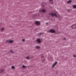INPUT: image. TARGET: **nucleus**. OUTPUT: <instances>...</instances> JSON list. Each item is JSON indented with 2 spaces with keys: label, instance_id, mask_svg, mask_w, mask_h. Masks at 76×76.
I'll use <instances>...</instances> for the list:
<instances>
[{
  "label": "nucleus",
  "instance_id": "1",
  "mask_svg": "<svg viewBox=\"0 0 76 76\" xmlns=\"http://www.w3.org/2000/svg\"><path fill=\"white\" fill-rule=\"evenodd\" d=\"M48 32H50L51 33H55L56 32L54 30L51 29L50 30H48Z\"/></svg>",
  "mask_w": 76,
  "mask_h": 76
},
{
  "label": "nucleus",
  "instance_id": "2",
  "mask_svg": "<svg viewBox=\"0 0 76 76\" xmlns=\"http://www.w3.org/2000/svg\"><path fill=\"white\" fill-rule=\"evenodd\" d=\"M6 42H8V43H13V40H7L6 41Z\"/></svg>",
  "mask_w": 76,
  "mask_h": 76
},
{
  "label": "nucleus",
  "instance_id": "3",
  "mask_svg": "<svg viewBox=\"0 0 76 76\" xmlns=\"http://www.w3.org/2000/svg\"><path fill=\"white\" fill-rule=\"evenodd\" d=\"M50 15H51V16L52 17H53V16H55V17H57V15H56V14L53 13H51L50 14Z\"/></svg>",
  "mask_w": 76,
  "mask_h": 76
},
{
  "label": "nucleus",
  "instance_id": "4",
  "mask_svg": "<svg viewBox=\"0 0 76 76\" xmlns=\"http://www.w3.org/2000/svg\"><path fill=\"white\" fill-rule=\"evenodd\" d=\"M72 28H73V29H75L76 28V24H73L72 26Z\"/></svg>",
  "mask_w": 76,
  "mask_h": 76
},
{
  "label": "nucleus",
  "instance_id": "5",
  "mask_svg": "<svg viewBox=\"0 0 76 76\" xmlns=\"http://www.w3.org/2000/svg\"><path fill=\"white\" fill-rule=\"evenodd\" d=\"M37 42H38L39 43H41V40H40V39H37Z\"/></svg>",
  "mask_w": 76,
  "mask_h": 76
},
{
  "label": "nucleus",
  "instance_id": "6",
  "mask_svg": "<svg viewBox=\"0 0 76 76\" xmlns=\"http://www.w3.org/2000/svg\"><path fill=\"white\" fill-rule=\"evenodd\" d=\"M35 24H36V25H38L40 24V23L39 21H37L35 22Z\"/></svg>",
  "mask_w": 76,
  "mask_h": 76
},
{
  "label": "nucleus",
  "instance_id": "7",
  "mask_svg": "<svg viewBox=\"0 0 76 76\" xmlns=\"http://www.w3.org/2000/svg\"><path fill=\"white\" fill-rule=\"evenodd\" d=\"M57 64V62H56L55 63L53 64V65L52 66V67H54L56 64Z\"/></svg>",
  "mask_w": 76,
  "mask_h": 76
},
{
  "label": "nucleus",
  "instance_id": "8",
  "mask_svg": "<svg viewBox=\"0 0 76 76\" xmlns=\"http://www.w3.org/2000/svg\"><path fill=\"white\" fill-rule=\"evenodd\" d=\"M36 48L37 49H39L40 48V47L39 46H37L36 47Z\"/></svg>",
  "mask_w": 76,
  "mask_h": 76
},
{
  "label": "nucleus",
  "instance_id": "9",
  "mask_svg": "<svg viewBox=\"0 0 76 76\" xmlns=\"http://www.w3.org/2000/svg\"><path fill=\"white\" fill-rule=\"evenodd\" d=\"M42 12H43V13H44L45 12H46V11L45 10H42Z\"/></svg>",
  "mask_w": 76,
  "mask_h": 76
},
{
  "label": "nucleus",
  "instance_id": "10",
  "mask_svg": "<svg viewBox=\"0 0 76 76\" xmlns=\"http://www.w3.org/2000/svg\"><path fill=\"white\" fill-rule=\"evenodd\" d=\"M4 28H2L1 30V32H2V31H4Z\"/></svg>",
  "mask_w": 76,
  "mask_h": 76
},
{
  "label": "nucleus",
  "instance_id": "11",
  "mask_svg": "<svg viewBox=\"0 0 76 76\" xmlns=\"http://www.w3.org/2000/svg\"><path fill=\"white\" fill-rule=\"evenodd\" d=\"M72 2V1H67V3H71Z\"/></svg>",
  "mask_w": 76,
  "mask_h": 76
},
{
  "label": "nucleus",
  "instance_id": "12",
  "mask_svg": "<svg viewBox=\"0 0 76 76\" xmlns=\"http://www.w3.org/2000/svg\"><path fill=\"white\" fill-rule=\"evenodd\" d=\"M73 8L74 9H76V5H74L73 6Z\"/></svg>",
  "mask_w": 76,
  "mask_h": 76
},
{
  "label": "nucleus",
  "instance_id": "13",
  "mask_svg": "<svg viewBox=\"0 0 76 76\" xmlns=\"http://www.w3.org/2000/svg\"><path fill=\"white\" fill-rule=\"evenodd\" d=\"M26 59H28V60L30 59V58L29 57L27 56V57H26Z\"/></svg>",
  "mask_w": 76,
  "mask_h": 76
},
{
  "label": "nucleus",
  "instance_id": "14",
  "mask_svg": "<svg viewBox=\"0 0 76 76\" xmlns=\"http://www.w3.org/2000/svg\"><path fill=\"white\" fill-rule=\"evenodd\" d=\"M12 69H15V66H12Z\"/></svg>",
  "mask_w": 76,
  "mask_h": 76
},
{
  "label": "nucleus",
  "instance_id": "15",
  "mask_svg": "<svg viewBox=\"0 0 76 76\" xmlns=\"http://www.w3.org/2000/svg\"><path fill=\"white\" fill-rule=\"evenodd\" d=\"M3 71H4V69H2L1 71V72H0V73H1L3 72Z\"/></svg>",
  "mask_w": 76,
  "mask_h": 76
},
{
  "label": "nucleus",
  "instance_id": "16",
  "mask_svg": "<svg viewBox=\"0 0 76 76\" xmlns=\"http://www.w3.org/2000/svg\"><path fill=\"white\" fill-rule=\"evenodd\" d=\"M22 67H23V68H26V66H25L24 65H23L22 66Z\"/></svg>",
  "mask_w": 76,
  "mask_h": 76
},
{
  "label": "nucleus",
  "instance_id": "17",
  "mask_svg": "<svg viewBox=\"0 0 76 76\" xmlns=\"http://www.w3.org/2000/svg\"><path fill=\"white\" fill-rule=\"evenodd\" d=\"M10 51L11 53H13V51H12V50H11Z\"/></svg>",
  "mask_w": 76,
  "mask_h": 76
},
{
  "label": "nucleus",
  "instance_id": "18",
  "mask_svg": "<svg viewBox=\"0 0 76 76\" xmlns=\"http://www.w3.org/2000/svg\"><path fill=\"white\" fill-rule=\"evenodd\" d=\"M73 57H76V55H73Z\"/></svg>",
  "mask_w": 76,
  "mask_h": 76
},
{
  "label": "nucleus",
  "instance_id": "19",
  "mask_svg": "<svg viewBox=\"0 0 76 76\" xmlns=\"http://www.w3.org/2000/svg\"><path fill=\"white\" fill-rule=\"evenodd\" d=\"M25 39H23V40H22V41L23 42H24V41H25Z\"/></svg>",
  "mask_w": 76,
  "mask_h": 76
},
{
  "label": "nucleus",
  "instance_id": "20",
  "mask_svg": "<svg viewBox=\"0 0 76 76\" xmlns=\"http://www.w3.org/2000/svg\"><path fill=\"white\" fill-rule=\"evenodd\" d=\"M53 4V2H52L51 3V4Z\"/></svg>",
  "mask_w": 76,
  "mask_h": 76
},
{
  "label": "nucleus",
  "instance_id": "21",
  "mask_svg": "<svg viewBox=\"0 0 76 76\" xmlns=\"http://www.w3.org/2000/svg\"><path fill=\"white\" fill-rule=\"evenodd\" d=\"M41 57H42V58H44V57L43 56H41Z\"/></svg>",
  "mask_w": 76,
  "mask_h": 76
},
{
  "label": "nucleus",
  "instance_id": "22",
  "mask_svg": "<svg viewBox=\"0 0 76 76\" xmlns=\"http://www.w3.org/2000/svg\"><path fill=\"white\" fill-rule=\"evenodd\" d=\"M49 1H52L53 0H49Z\"/></svg>",
  "mask_w": 76,
  "mask_h": 76
},
{
  "label": "nucleus",
  "instance_id": "23",
  "mask_svg": "<svg viewBox=\"0 0 76 76\" xmlns=\"http://www.w3.org/2000/svg\"><path fill=\"white\" fill-rule=\"evenodd\" d=\"M66 40V38H65L64 39V40Z\"/></svg>",
  "mask_w": 76,
  "mask_h": 76
},
{
  "label": "nucleus",
  "instance_id": "24",
  "mask_svg": "<svg viewBox=\"0 0 76 76\" xmlns=\"http://www.w3.org/2000/svg\"><path fill=\"white\" fill-rule=\"evenodd\" d=\"M46 24H47V23H46Z\"/></svg>",
  "mask_w": 76,
  "mask_h": 76
}]
</instances>
